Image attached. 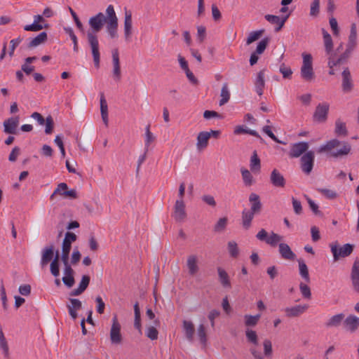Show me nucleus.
Instances as JSON below:
<instances>
[{"label":"nucleus","mask_w":359,"mask_h":359,"mask_svg":"<svg viewBox=\"0 0 359 359\" xmlns=\"http://www.w3.org/2000/svg\"><path fill=\"white\" fill-rule=\"evenodd\" d=\"M108 19V15L105 16L102 13L99 12L88 20L90 29L87 32V39L91 48L94 65L97 69L100 67V53L97 33L102 30L105 23L107 24Z\"/></svg>","instance_id":"1"},{"label":"nucleus","mask_w":359,"mask_h":359,"mask_svg":"<svg viewBox=\"0 0 359 359\" xmlns=\"http://www.w3.org/2000/svg\"><path fill=\"white\" fill-rule=\"evenodd\" d=\"M50 261V271L51 274L57 278L60 276L59 251L55 253L53 244L46 246L41 251V265L46 266Z\"/></svg>","instance_id":"2"},{"label":"nucleus","mask_w":359,"mask_h":359,"mask_svg":"<svg viewBox=\"0 0 359 359\" xmlns=\"http://www.w3.org/2000/svg\"><path fill=\"white\" fill-rule=\"evenodd\" d=\"M341 142L337 139H332L330 141H327L324 145H322L319 149L318 152H330V156L334 158H337L339 156L347 155L350 153L351 147L350 144L346 142H342V148L336 151H332L333 149L339 147Z\"/></svg>","instance_id":"3"},{"label":"nucleus","mask_w":359,"mask_h":359,"mask_svg":"<svg viewBox=\"0 0 359 359\" xmlns=\"http://www.w3.org/2000/svg\"><path fill=\"white\" fill-rule=\"evenodd\" d=\"M106 15H108V22L106 26L107 32L111 39H117L118 34V18L116 17L114 6L109 5L106 9Z\"/></svg>","instance_id":"4"},{"label":"nucleus","mask_w":359,"mask_h":359,"mask_svg":"<svg viewBox=\"0 0 359 359\" xmlns=\"http://www.w3.org/2000/svg\"><path fill=\"white\" fill-rule=\"evenodd\" d=\"M303 64L301 67V77L306 81L310 82L315 78L313 68V58L311 54L302 53Z\"/></svg>","instance_id":"5"},{"label":"nucleus","mask_w":359,"mask_h":359,"mask_svg":"<svg viewBox=\"0 0 359 359\" xmlns=\"http://www.w3.org/2000/svg\"><path fill=\"white\" fill-rule=\"evenodd\" d=\"M331 252L333 255L334 261L337 262L341 258L349 256L354 250V245L346 243L339 247L336 242L330 244Z\"/></svg>","instance_id":"6"},{"label":"nucleus","mask_w":359,"mask_h":359,"mask_svg":"<svg viewBox=\"0 0 359 359\" xmlns=\"http://www.w3.org/2000/svg\"><path fill=\"white\" fill-rule=\"evenodd\" d=\"M256 238L261 241H264L268 245H270L272 247H275L277 245L278 243L283 240V236H280L278 233L274 232H271V235L269 236L267 231L262 229L256 235Z\"/></svg>","instance_id":"7"},{"label":"nucleus","mask_w":359,"mask_h":359,"mask_svg":"<svg viewBox=\"0 0 359 359\" xmlns=\"http://www.w3.org/2000/svg\"><path fill=\"white\" fill-rule=\"evenodd\" d=\"M315 160V154L313 151H309L305 153L301 158V168L302 170L306 175H309L313 168Z\"/></svg>","instance_id":"8"},{"label":"nucleus","mask_w":359,"mask_h":359,"mask_svg":"<svg viewBox=\"0 0 359 359\" xmlns=\"http://www.w3.org/2000/svg\"><path fill=\"white\" fill-rule=\"evenodd\" d=\"M121 325L118 321L116 316L112 318V325L110 330V340L113 344H120L122 342V335L121 333Z\"/></svg>","instance_id":"9"},{"label":"nucleus","mask_w":359,"mask_h":359,"mask_svg":"<svg viewBox=\"0 0 359 359\" xmlns=\"http://www.w3.org/2000/svg\"><path fill=\"white\" fill-rule=\"evenodd\" d=\"M67 189H68V186L66 183H65V182L60 183L57 185V188L53 191V193L50 195V198L51 200H53L56 194H60L66 198H78L77 192L75 189L67 190Z\"/></svg>","instance_id":"10"},{"label":"nucleus","mask_w":359,"mask_h":359,"mask_svg":"<svg viewBox=\"0 0 359 359\" xmlns=\"http://www.w3.org/2000/svg\"><path fill=\"white\" fill-rule=\"evenodd\" d=\"M330 105L327 102H322L317 105L313 113V120L319 123L325 122L327 118Z\"/></svg>","instance_id":"11"},{"label":"nucleus","mask_w":359,"mask_h":359,"mask_svg":"<svg viewBox=\"0 0 359 359\" xmlns=\"http://www.w3.org/2000/svg\"><path fill=\"white\" fill-rule=\"evenodd\" d=\"M133 20L130 11L125 9L124 12V37L126 41H130L133 34Z\"/></svg>","instance_id":"12"},{"label":"nucleus","mask_w":359,"mask_h":359,"mask_svg":"<svg viewBox=\"0 0 359 359\" xmlns=\"http://www.w3.org/2000/svg\"><path fill=\"white\" fill-rule=\"evenodd\" d=\"M19 116L8 118L4 121V132L6 134H17V128L19 125Z\"/></svg>","instance_id":"13"},{"label":"nucleus","mask_w":359,"mask_h":359,"mask_svg":"<svg viewBox=\"0 0 359 359\" xmlns=\"http://www.w3.org/2000/svg\"><path fill=\"white\" fill-rule=\"evenodd\" d=\"M309 147L306 142H299L292 145L289 156L291 158H298L305 153Z\"/></svg>","instance_id":"14"},{"label":"nucleus","mask_w":359,"mask_h":359,"mask_svg":"<svg viewBox=\"0 0 359 359\" xmlns=\"http://www.w3.org/2000/svg\"><path fill=\"white\" fill-rule=\"evenodd\" d=\"M44 21V18L41 15H36L34 16V22L31 25H27L24 27V30L29 32H38L43 28H48V24L41 25L40 22Z\"/></svg>","instance_id":"15"},{"label":"nucleus","mask_w":359,"mask_h":359,"mask_svg":"<svg viewBox=\"0 0 359 359\" xmlns=\"http://www.w3.org/2000/svg\"><path fill=\"white\" fill-rule=\"evenodd\" d=\"M290 15V13L280 18L278 15L267 14L264 16V18L271 24L277 25L275 27V32H278L283 28Z\"/></svg>","instance_id":"16"},{"label":"nucleus","mask_w":359,"mask_h":359,"mask_svg":"<svg viewBox=\"0 0 359 359\" xmlns=\"http://www.w3.org/2000/svg\"><path fill=\"white\" fill-rule=\"evenodd\" d=\"M351 280L355 292H359V259L356 258L353 264L351 271Z\"/></svg>","instance_id":"17"},{"label":"nucleus","mask_w":359,"mask_h":359,"mask_svg":"<svg viewBox=\"0 0 359 359\" xmlns=\"http://www.w3.org/2000/svg\"><path fill=\"white\" fill-rule=\"evenodd\" d=\"M173 217L177 222H182L187 217L185 204L183 200H177L174 206Z\"/></svg>","instance_id":"18"},{"label":"nucleus","mask_w":359,"mask_h":359,"mask_svg":"<svg viewBox=\"0 0 359 359\" xmlns=\"http://www.w3.org/2000/svg\"><path fill=\"white\" fill-rule=\"evenodd\" d=\"M69 304H67L68 312L72 320H75L78 318L77 311L82 308V303L78 299L69 298Z\"/></svg>","instance_id":"19"},{"label":"nucleus","mask_w":359,"mask_h":359,"mask_svg":"<svg viewBox=\"0 0 359 359\" xmlns=\"http://www.w3.org/2000/svg\"><path fill=\"white\" fill-rule=\"evenodd\" d=\"M113 62V77L115 80L119 81L121 77L119 53L117 48L112 50Z\"/></svg>","instance_id":"20"},{"label":"nucleus","mask_w":359,"mask_h":359,"mask_svg":"<svg viewBox=\"0 0 359 359\" xmlns=\"http://www.w3.org/2000/svg\"><path fill=\"white\" fill-rule=\"evenodd\" d=\"M344 328L351 332H355L359 327V318L351 314L344 320Z\"/></svg>","instance_id":"21"},{"label":"nucleus","mask_w":359,"mask_h":359,"mask_svg":"<svg viewBox=\"0 0 359 359\" xmlns=\"http://www.w3.org/2000/svg\"><path fill=\"white\" fill-rule=\"evenodd\" d=\"M278 252L283 259L292 261L296 258L295 253L287 243H280L278 245Z\"/></svg>","instance_id":"22"},{"label":"nucleus","mask_w":359,"mask_h":359,"mask_svg":"<svg viewBox=\"0 0 359 359\" xmlns=\"http://www.w3.org/2000/svg\"><path fill=\"white\" fill-rule=\"evenodd\" d=\"M90 281V278L88 275H83L79 283V287L72 290L69 295L72 297L79 296L87 289Z\"/></svg>","instance_id":"23"},{"label":"nucleus","mask_w":359,"mask_h":359,"mask_svg":"<svg viewBox=\"0 0 359 359\" xmlns=\"http://www.w3.org/2000/svg\"><path fill=\"white\" fill-rule=\"evenodd\" d=\"M249 201L250 203V210L259 215L262 209L259 196L255 193H251L249 196Z\"/></svg>","instance_id":"24"},{"label":"nucleus","mask_w":359,"mask_h":359,"mask_svg":"<svg viewBox=\"0 0 359 359\" xmlns=\"http://www.w3.org/2000/svg\"><path fill=\"white\" fill-rule=\"evenodd\" d=\"M309 306L307 304H299L292 307H287L285 309V311L287 317L294 318L299 316L300 315L304 313L307 310Z\"/></svg>","instance_id":"25"},{"label":"nucleus","mask_w":359,"mask_h":359,"mask_svg":"<svg viewBox=\"0 0 359 359\" xmlns=\"http://www.w3.org/2000/svg\"><path fill=\"white\" fill-rule=\"evenodd\" d=\"M270 181L276 187H284L286 182L283 175L277 169L272 170L270 175Z\"/></svg>","instance_id":"26"},{"label":"nucleus","mask_w":359,"mask_h":359,"mask_svg":"<svg viewBox=\"0 0 359 359\" xmlns=\"http://www.w3.org/2000/svg\"><path fill=\"white\" fill-rule=\"evenodd\" d=\"M342 90L345 93L350 92L353 88V82L351 72L348 67H346L342 72Z\"/></svg>","instance_id":"27"},{"label":"nucleus","mask_w":359,"mask_h":359,"mask_svg":"<svg viewBox=\"0 0 359 359\" xmlns=\"http://www.w3.org/2000/svg\"><path fill=\"white\" fill-rule=\"evenodd\" d=\"M344 317L345 315L342 313L334 315L325 322V325L327 328L338 327L344 323Z\"/></svg>","instance_id":"28"},{"label":"nucleus","mask_w":359,"mask_h":359,"mask_svg":"<svg viewBox=\"0 0 359 359\" xmlns=\"http://www.w3.org/2000/svg\"><path fill=\"white\" fill-rule=\"evenodd\" d=\"M182 327L187 339L189 341L192 342L195 333V327L193 323L190 320H184Z\"/></svg>","instance_id":"29"},{"label":"nucleus","mask_w":359,"mask_h":359,"mask_svg":"<svg viewBox=\"0 0 359 359\" xmlns=\"http://www.w3.org/2000/svg\"><path fill=\"white\" fill-rule=\"evenodd\" d=\"M257 214L252 212L250 210H243L242 212V225L245 229H248L251 226L252 221Z\"/></svg>","instance_id":"30"},{"label":"nucleus","mask_w":359,"mask_h":359,"mask_svg":"<svg viewBox=\"0 0 359 359\" xmlns=\"http://www.w3.org/2000/svg\"><path fill=\"white\" fill-rule=\"evenodd\" d=\"M264 76H265V70L264 69L260 70L257 73V78H256V80L255 82V90L259 96L262 95L263 89L265 86Z\"/></svg>","instance_id":"31"},{"label":"nucleus","mask_w":359,"mask_h":359,"mask_svg":"<svg viewBox=\"0 0 359 359\" xmlns=\"http://www.w3.org/2000/svg\"><path fill=\"white\" fill-rule=\"evenodd\" d=\"M210 134L207 131H202L198 134L196 147L199 150L206 148L208 145Z\"/></svg>","instance_id":"32"},{"label":"nucleus","mask_w":359,"mask_h":359,"mask_svg":"<svg viewBox=\"0 0 359 359\" xmlns=\"http://www.w3.org/2000/svg\"><path fill=\"white\" fill-rule=\"evenodd\" d=\"M218 276H219V281L221 283V285L224 288H231V285L229 280V277L226 271L223 269L222 267H217V269Z\"/></svg>","instance_id":"33"},{"label":"nucleus","mask_w":359,"mask_h":359,"mask_svg":"<svg viewBox=\"0 0 359 359\" xmlns=\"http://www.w3.org/2000/svg\"><path fill=\"white\" fill-rule=\"evenodd\" d=\"M48 39L47 33L46 32H41L38 36L32 39L27 45L28 48H33L45 43Z\"/></svg>","instance_id":"34"},{"label":"nucleus","mask_w":359,"mask_h":359,"mask_svg":"<svg viewBox=\"0 0 359 359\" xmlns=\"http://www.w3.org/2000/svg\"><path fill=\"white\" fill-rule=\"evenodd\" d=\"M100 102L102 119L104 125L108 126V106L103 93H101Z\"/></svg>","instance_id":"35"},{"label":"nucleus","mask_w":359,"mask_h":359,"mask_svg":"<svg viewBox=\"0 0 359 359\" xmlns=\"http://www.w3.org/2000/svg\"><path fill=\"white\" fill-rule=\"evenodd\" d=\"M160 320L154 319V325L149 326L146 330V336L151 340H156L158 339V332L154 326H159Z\"/></svg>","instance_id":"36"},{"label":"nucleus","mask_w":359,"mask_h":359,"mask_svg":"<svg viewBox=\"0 0 359 359\" xmlns=\"http://www.w3.org/2000/svg\"><path fill=\"white\" fill-rule=\"evenodd\" d=\"M299 275L305 280L306 283H310V276L309 269L304 261L302 259L298 260Z\"/></svg>","instance_id":"37"},{"label":"nucleus","mask_w":359,"mask_h":359,"mask_svg":"<svg viewBox=\"0 0 359 359\" xmlns=\"http://www.w3.org/2000/svg\"><path fill=\"white\" fill-rule=\"evenodd\" d=\"M356 39H357V30L355 24H352L351 27L350 35L348 36V41L347 44V48L353 50L356 46Z\"/></svg>","instance_id":"38"},{"label":"nucleus","mask_w":359,"mask_h":359,"mask_svg":"<svg viewBox=\"0 0 359 359\" xmlns=\"http://www.w3.org/2000/svg\"><path fill=\"white\" fill-rule=\"evenodd\" d=\"M134 313H135V319H134V327L137 329L140 333L142 332V325H141V313L139 306L138 302H136L134 304Z\"/></svg>","instance_id":"39"},{"label":"nucleus","mask_w":359,"mask_h":359,"mask_svg":"<svg viewBox=\"0 0 359 359\" xmlns=\"http://www.w3.org/2000/svg\"><path fill=\"white\" fill-rule=\"evenodd\" d=\"M187 267L189 269V273L190 275H195L198 271V266L197 265L196 257L191 255L187 259Z\"/></svg>","instance_id":"40"},{"label":"nucleus","mask_w":359,"mask_h":359,"mask_svg":"<svg viewBox=\"0 0 359 359\" xmlns=\"http://www.w3.org/2000/svg\"><path fill=\"white\" fill-rule=\"evenodd\" d=\"M322 33L323 35L324 44L325 51L327 54H330L333 48V42L330 34L325 29H322Z\"/></svg>","instance_id":"41"},{"label":"nucleus","mask_w":359,"mask_h":359,"mask_svg":"<svg viewBox=\"0 0 359 359\" xmlns=\"http://www.w3.org/2000/svg\"><path fill=\"white\" fill-rule=\"evenodd\" d=\"M250 167L252 171H259L261 168V161L258 157L257 151L255 150L250 158Z\"/></svg>","instance_id":"42"},{"label":"nucleus","mask_w":359,"mask_h":359,"mask_svg":"<svg viewBox=\"0 0 359 359\" xmlns=\"http://www.w3.org/2000/svg\"><path fill=\"white\" fill-rule=\"evenodd\" d=\"M335 133L338 136L345 137L348 135V130L346 127L345 123L341 121L339 119L335 122Z\"/></svg>","instance_id":"43"},{"label":"nucleus","mask_w":359,"mask_h":359,"mask_svg":"<svg viewBox=\"0 0 359 359\" xmlns=\"http://www.w3.org/2000/svg\"><path fill=\"white\" fill-rule=\"evenodd\" d=\"M220 96L222 97L221 100H219L220 106H222L229 102L230 99V93L228 89V85L226 83H224L222 86Z\"/></svg>","instance_id":"44"},{"label":"nucleus","mask_w":359,"mask_h":359,"mask_svg":"<svg viewBox=\"0 0 359 359\" xmlns=\"http://www.w3.org/2000/svg\"><path fill=\"white\" fill-rule=\"evenodd\" d=\"M260 318L261 314L259 313L255 316L247 314L244 316L245 325L248 327H255L258 323Z\"/></svg>","instance_id":"45"},{"label":"nucleus","mask_w":359,"mask_h":359,"mask_svg":"<svg viewBox=\"0 0 359 359\" xmlns=\"http://www.w3.org/2000/svg\"><path fill=\"white\" fill-rule=\"evenodd\" d=\"M265 30L264 29H262L257 31L250 32L247 38L246 44L250 45L254 41L258 40L262 36Z\"/></svg>","instance_id":"46"},{"label":"nucleus","mask_w":359,"mask_h":359,"mask_svg":"<svg viewBox=\"0 0 359 359\" xmlns=\"http://www.w3.org/2000/svg\"><path fill=\"white\" fill-rule=\"evenodd\" d=\"M71 248H72V245H68L66 243V241L62 242L61 260L63 264H65L66 262H69V252H70Z\"/></svg>","instance_id":"47"},{"label":"nucleus","mask_w":359,"mask_h":359,"mask_svg":"<svg viewBox=\"0 0 359 359\" xmlns=\"http://www.w3.org/2000/svg\"><path fill=\"white\" fill-rule=\"evenodd\" d=\"M241 172L244 184L246 186H251L254 183V179L250 172L245 168H242Z\"/></svg>","instance_id":"48"},{"label":"nucleus","mask_w":359,"mask_h":359,"mask_svg":"<svg viewBox=\"0 0 359 359\" xmlns=\"http://www.w3.org/2000/svg\"><path fill=\"white\" fill-rule=\"evenodd\" d=\"M155 140V137L153 133L150 131V126L148 125L145 128V144L144 149L146 152L149 150V147L151 142Z\"/></svg>","instance_id":"49"},{"label":"nucleus","mask_w":359,"mask_h":359,"mask_svg":"<svg viewBox=\"0 0 359 359\" xmlns=\"http://www.w3.org/2000/svg\"><path fill=\"white\" fill-rule=\"evenodd\" d=\"M0 348L3 350L4 356L8 358L9 348L1 327H0Z\"/></svg>","instance_id":"50"},{"label":"nucleus","mask_w":359,"mask_h":359,"mask_svg":"<svg viewBox=\"0 0 359 359\" xmlns=\"http://www.w3.org/2000/svg\"><path fill=\"white\" fill-rule=\"evenodd\" d=\"M269 41L270 39L269 37H265L263 39H262L258 43L255 53L259 55L262 54L264 52L265 49L266 48L267 46L269 45Z\"/></svg>","instance_id":"51"},{"label":"nucleus","mask_w":359,"mask_h":359,"mask_svg":"<svg viewBox=\"0 0 359 359\" xmlns=\"http://www.w3.org/2000/svg\"><path fill=\"white\" fill-rule=\"evenodd\" d=\"M317 191L328 199H334L337 197V193L332 189L318 188Z\"/></svg>","instance_id":"52"},{"label":"nucleus","mask_w":359,"mask_h":359,"mask_svg":"<svg viewBox=\"0 0 359 359\" xmlns=\"http://www.w3.org/2000/svg\"><path fill=\"white\" fill-rule=\"evenodd\" d=\"M197 334H198V337L199 338L201 343L205 346L207 342V336H206L205 327L204 325H203V324L199 325V326L198 327V329H197Z\"/></svg>","instance_id":"53"},{"label":"nucleus","mask_w":359,"mask_h":359,"mask_svg":"<svg viewBox=\"0 0 359 359\" xmlns=\"http://www.w3.org/2000/svg\"><path fill=\"white\" fill-rule=\"evenodd\" d=\"M23 38L19 36L16 39H12L10 41V49L8 51V55L11 57L14 55V51L15 48L18 46V45L22 41Z\"/></svg>","instance_id":"54"},{"label":"nucleus","mask_w":359,"mask_h":359,"mask_svg":"<svg viewBox=\"0 0 359 359\" xmlns=\"http://www.w3.org/2000/svg\"><path fill=\"white\" fill-rule=\"evenodd\" d=\"M245 335L249 342L253 344L254 345L258 344V337L255 331L248 329L245 331Z\"/></svg>","instance_id":"55"},{"label":"nucleus","mask_w":359,"mask_h":359,"mask_svg":"<svg viewBox=\"0 0 359 359\" xmlns=\"http://www.w3.org/2000/svg\"><path fill=\"white\" fill-rule=\"evenodd\" d=\"M228 250L232 257H237L239 253L238 245L235 241H229L228 243Z\"/></svg>","instance_id":"56"},{"label":"nucleus","mask_w":359,"mask_h":359,"mask_svg":"<svg viewBox=\"0 0 359 359\" xmlns=\"http://www.w3.org/2000/svg\"><path fill=\"white\" fill-rule=\"evenodd\" d=\"M228 219L226 217L220 218L214 226L215 232H221L224 231L226 226Z\"/></svg>","instance_id":"57"},{"label":"nucleus","mask_w":359,"mask_h":359,"mask_svg":"<svg viewBox=\"0 0 359 359\" xmlns=\"http://www.w3.org/2000/svg\"><path fill=\"white\" fill-rule=\"evenodd\" d=\"M299 290L304 298L310 299L311 298V292L310 287L304 283H300Z\"/></svg>","instance_id":"58"},{"label":"nucleus","mask_w":359,"mask_h":359,"mask_svg":"<svg viewBox=\"0 0 359 359\" xmlns=\"http://www.w3.org/2000/svg\"><path fill=\"white\" fill-rule=\"evenodd\" d=\"M45 133L48 135L51 134L53 133L54 128V121L53 117L51 116H47L45 120Z\"/></svg>","instance_id":"59"},{"label":"nucleus","mask_w":359,"mask_h":359,"mask_svg":"<svg viewBox=\"0 0 359 359\" xmlns=\"http://www.w3.org/2000/svg\"><path fill=\"white\" fill-rule=\"evenodd\" d=\"M40 153L41 156L46 158H51L53 155V149L48 144H43L41 149Z\"/></svg>","instance_id":"60"},{"label":"nucleus","mask_w":359,"mask_h":359,"mask_svg":"<svg viewBox=\"0 0 359 359\" xmlns=\"http://www.w3.org/2000/svg\"><path fill=\"white\" fill-rule=\"evenodd\" d=\"M320 12V0H313L311 4L310 15L317 16Z\"/></svg>","instance_id":"61"},{"label":"nucleus","mask_w":359,"mask_h":359,"mask_svg":"<svg viewBox=\"0 0 359 359\" xmlns=\"http://www.w3.org/2000/svg\"><path fill=\"white\" fill-rule=\"evenodd\" d=\"M279 71L283 74L284 79H290L292 74L291 68L286 67L284 63L280 65Z\"/></svg>","instance_id":"62"},{"label":"nucleus","mask_w":359,"mask_h":359,"mask_svg":"<svg viewBox=\"0 0 359 359\" xmlns=\"http://www.w3.org/2000/svg\"><path fill=\"white\" fill-rule=\"evenodd\" d=\"M264 353L266 357H271L272 355V344L270 340L265 339L264 341Z\"/></svg>","instance_id":"63"},{"label":"nucleus","mask_w":359,"mask_h":359,"mask_svg":"<svg viewBox=\"0 0 359 359\" xmlns=\"http://www.w3.org/2000/svg\"><path fill=\"white\" fill-rule=\"evenodd\" d=\"M292 203L294 212H295V214L301 215L302 213V206L301 202L299 201H298L297 199L294 198V197H292Z\"/></svg>","instance_id":"64"}]
</instances>
